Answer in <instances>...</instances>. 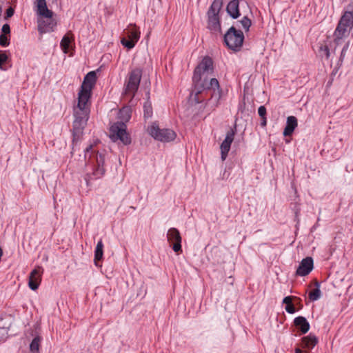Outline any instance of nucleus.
<instances>
[{
  "mask_svg": "<svg viewBox=\"0 0 353 353\" xmlns=\"http://www.w3.org/2000/svg\"><path fill=\"white\" fill-rule=\"evenodd\" d=\"M212 71L213 61L210 57L205 56L195 68L192 81L194 85L196 103H201L207 97L210 96L208 104H212V108L214 109L221 98L222 91L216 78L208 79L205 76Z\"/></svg>",
  "mask_w": 353,
  "mask_h": 353,
  "instance_id": "nucleus-1",
  "label": "nucleus"
},
{
  "mask_svg": "<svg viewBox=\"0 0 353 353\" xmlns=\"http://www.w3.org/2000/svg\"><path fill=\"white\" fill-rule=\"evenodd\" d=\"M88 99H81L78 97L77 105L74 108V120L72 123L73 142H77L83 134V131L87 125L90 114Z\"/></svg>",
  "mask_w": 353,
  "mask_h": 353,
  "instance_id": "nucleus-2",
  "label": "nucleus"
},
{
  "mask_svg": "<svg viewBox=\"0 0 353 353\" xmlns=\"http://www.w3.org/2000/svg\"><path fill=\"white\" fill-rule=\"evenodd\" d=\"M131 117V109L129 107H124L119 112V118L121 121L116 122L110 128V138L114 142L120 140L124 145H129L131 143V138L128 134L125 122L130 120Z\"/></svg>",
  "mask_w": 353,
  "mask_h": 353,
  "instance_id": "nucleus-3",
  "label": "nucleus"
},
{
  "mask_svg": "<svg viewBox=\"0 0 353 353\" xmlns=\"http://www.w3.org/2000/svg\"><path fill=\"white\" fill-rule=\"evenodd\" d=\"M38 18V31L41 34L53 32L57 26V21L53 18V12L47 7L46 0L37 1Z\"/></svg>",
  "mask_w": 353,
  "mask_h": 353,
  "instance_id": "nucleus-4",
  "label": "nucleus"
},
{
  "mask_svg": "<svg viewBox=\"0 0 353 353\" xmlns=\"http://www.w3.org/2000/svg\"><path fill=\"white\" fill-rule=\"evenodd\" d=\"M88 157V163L92 167V171L88 173L89 179H97L103 176L105 173L104 168V156L92 150V145L88 146L85 151V158Z\"/></svg>",
  "mask_w": 353,
  "mask_h": 353,
  "instance_id": "nucleus-5",
  "label": "nucleus"
},
{
  "mask_svg": "<svg viewBox=\"0 0 353 353\" xmlns=\"http://www.w3.org/2000/svg\"><path fill=\"white\" fill-rule=\"evenodd\" d=\"M353 28V12L346 11L342 15L334 31V43L341 44L343 38L347 37Z\"/></svg>",
  "mask_w": 353,
  "mask_h": 353,
  "instance_id": "nucleus-6",
  "label": "nucleus"
},
{
  "mask_svg": "<svg viewBox=\"0 0 353 353\" xmlns=\"http://www.w3.org/2000/svg\"><path fill=\"white\" fill-rule=\"evenodd\" d=\"M223 39L230 49L239 51L243 45L244 35L241 30H236L235 27L232 26L225 34Z\"/></svg>",
  "mask_w": 353,
  "mask_h": 353,
  "instance_id": "nucleus-7",
  "label": "nucleus"
},
{
  "mask_svg": "<svg viewBox=\"0 0 353 353\" xmlns=\"http://www.w3.org/2000/svg\"><path fill=\"white\" fill-rule=\"evenodd\" d=\"M141 77L142 70L140 68H135L130 72L125 84V92L126 94H129L132 97L134 96L139 88Z\"/></svg>",
  "mask_w": 353,
  "mask_h": 353,
  "instance_id": "nucleus-8",
  "label": "nucleus"
},
{
  "mask_svg": "<svg viewBox=\"0 0 353 353\" xmlns=\"http://www.w3.org/2000/svg\"><path fill=\"white\" fill-rule=\"evenodd\" d=\"M97 81V75L94 71L89 72L84 77L81 89L78 94V97L81 99L90 100L91 91Z\"/></svg>",
  "mask_w": 353,
  "mask_h": 353,
  "instance_id": "nucleus-9",
  "label": "nucleus"
},
{
  "mask_svg": "<svg viewBox=\"0 0 353 353\" xmlns=\"http://www.w3.org/2000/svg\"><path fill=\"white\" fill-rule=\"evenodd\" d=\"M148 132L152 137L160 141L169 142L173 141L176 137V133L172 130L161 129L155 123L148 128Z\"/></svg>",
  "mask_w": 353,
  "mask_h": 353,
  "instance_id": "nucleus-10",
  "label": "nucleus"
},
{
  "mask_svg": "<svg viewBox=\"0 0 353 353\" xmlns=\"http://www.w3.org/2000/svg\"><path fill=\"white\" fill-rule=\"evenodd\" d=\"M125 34L128 37L121 39V42L128 49H132L134 47L140 38V32L135 25L130 24L127 29L125 30Z\"/></svg>",
  "mask_w": 353,
  "mask_h": 353,
  "instance_id": "nucleus-11",
  "label": "nucleus"
},
{
  "mask_svg": "<svg viewBox=\"0 0 353 353\" xmlns=\"http://www.w3.org/2000/svg\"><path fill=\"white\" fill-rule=\"evenodd\" d=\"M236 132V126L234 125L232 128H230V130L227 132L225 138L221 144L220 149L222 161H225L228 156L231 144L234 141Z\"/></svg>",
  "mask_w": 353,
  "mask_h": 353,
  "instance_id": "nucleus-12",
  "label": "nucleus"
},
{
  "mask_svg": "<svg viewBox=\"0 0 353 353\" xmlns=\"http://www.w3.org/2000/svg\"><path fill=\"white\" fill-rule=\"evenodd\" d=\"M167 239L168 241L172 245V249L174 252L178 254L182 251L181 236L179 231L176 228H172L168 230Z\"/></svg>",
  "mask_w": 353,
  "mask_h": 353,
  "instance_id": "nucleus-13",
  "label": "nucleus"
},
{
  "mask_svg": "<svg viewBox=\"0 0 353 353\" xmlns=\"http://www.w3.org/2000/svg\"><path fill=\"white\" fill-rule=\"evenodd\" d=\"M43 272V269L41 266H37L30 274L28 285L32 290L38 289L41 281V276Z\"/></svg>",
  "mask_w": 353,
  "mask_h": 353,
  "instance_id": "nucleus-14",
  "label": "nucleus"
},
{
  "mask_svg": "<svg viewBox=\"0 0 353 353\" xmlns=\"http://www.w3.org/2000/svg\"><path fill=\"white\" fill-rule=\"evenodd\" d=\"M313 268H314L313 259L312 257L307 256V257L303 259L301 261V263L296 271V274L297 276H307L313 270Z\"/></svg>",
  "mask_w": 353,
  "mask_h": 353,
  "instance_id": "nucleus-15",
  "label": "nucleus"
},
{
  "mask_svg": "<svg viewBox=\"0 0 353 353\" xmlns=\"http://www.w3.org/2000/svg\"><path fill=\"white\" fill-rule=\"evenodd\" d=\"M297 119L294 116H289L287 118L286 125L283 130V135L285 137L290 136L297 127Z\"/></svg>",
  "mask_w": 353,
  "mask_h": 353,
  "instance_id": "nucleus-16",
  "label": "nucleus"
},
{
  "mask_svg": "<svg viewBox=\"0 0 353 353\" xmlns=\"http://www.w3.org/2000/svg\"><path fill=\"white\" fill-rule=\"evenodd\" d=\"M239 6V0H232L227 6V12L233 19H237L240 16Z\"/></svg>",
  "mask_w": 353,
  "mask_h": 353,
  "instance_id": "nucleus-17",
  "label": "nucleus"
},
{
  "mask_svg": "<svg viewBox=\"0 0 353 353\" xmlns=\"http://www.w3.org/2000/svg\"><path fill=\"white\" fill-rule=\"evenodd\" d=\"M74 37L71 31H68L62 38L60 46L64 53H68L70 44L74 42Z\"/></svg>",
  "mask_w": 353,
  "mask_h": 353,
  "instance_id": "nucleus-18",
  "label": "nucleus"
},
{
  "mask_svg": "<svg viewBox=\"0 0 353 353\" xmlns=\"http://www.w3.org/2000/svg\"><path fill=\"white\" fill-rule=\"evenodd\" d=\"M294 325L301 331V334H305L310 330V324L303 316H298L294 320Z\"/></svg>",
  "mask_w": 353,
  "mask_h": 353,
  "instance_id": "nucleus-19",
  "label": "nucleus"
},
{
  "mask_svg": "<svg viewBox=\"0 0 353 353\" xmlns=\"http://www.w3.org/2000/svg\"><path fill=\"white\" fill-rule=\"evenodd\" d=\"M208 28L216 32H221V24L219 16L208 15Z\"/></svg>",
  "mask_w": 353,
  "mask_h": 353,
  "instance_id": "nucleus-20",
  "label": "nucleus"
},
{
  "mask_svg": "<svg viewBox=\"0 0 353 353\" xmlns=\"http://www.w3.org/2000/svg\"><path fill=\"white\" fill-rule=\"evenodd\" d=\"M303 347L312 349L318 343V339L311 334L302 338Z\"/></svg>",
  "mask_w": 353,
  "mask_h": 353,
  "instance_id": "nucleus-21",
  "label": "nucleus"
},
{
  "mask_svg": "<svg viewBox=\"0 0 353 353\" xmlns=\"http://www.w3.org/2000/svg\"><path fill=\"white\" fill-rule=\"evenodd\" d=\"M222 6L223 0H214L208 11V15L219 16Z\"/></svg>",
  "mask_w": 353,
  "mask_h": 353,
  "instance_id": "nucleus-22",
  "label": "nucleus"
},
{
  "mask_svg": "<svg viewBox=\"0 0 353 353\" xmlns=\"http://www.w3.org/2000/svg\"><path fill=\"white\" fill-rule=\"evenodd\" d=\"M103 244L102 240L100 239L96 246L94 250V263L97 265V262L103 259Z\"/></svg>",
  "mask_w": 353,
  "mask_h": 353,
  "instance_id": "nucleus-23",
  "label": "nucleus"
},
{
  "mask_svg": "<svg viewBox=\"0 0 353 353\" xmlns=\"http://www.w3.org/2000/svg\"><path fill=\"white\" fill-rule=\"evenodd\" d=\"M315 285L316 286V288L315 289H314L313 290H312L309 293V299L312 301H317L318 299H320L321 295V292L319 289V287H320L319 283L318 281H316Z\"/></svg>",
  "mask_w": 353,
  "mask_h": 353,
  "instance_id": "nucleus-24",
  "label": "nucleus"
},
{
  "mask_svg": "<svg viewBox=\"0 0 353 353\" xmlns=\"http://www.w3.org/2000/svg\"><path fill=\"white\" fill-rule=\"evenodd\" d=\"M41 338L39 336H35L33 340L32 341L30 345V350L32 353H38L39 347H40V342H41Z\"/></svg>",
  "mask_w": 353,
  "mask_h": 353,
  "instance_id": "nucleus-25",
  "label": "nucleus"
},
{
  "mask_svg": "<svg viewBox=\"0 0 353 353\" xmlns=\"http://www.w3.org/2000/svg\"><path fill=\"white\" fill-rule=\"evenodd\" d=\"M239 24H240L245 31H248L252 22L248 17H243L241 20L237 21V26L239 27Z\"/></svg>",
  "mask_w": 353,
  "mask_h": 353,
  "instance_id": "nucleus-26",
  "label": "nucleus"
},
{
  "mask_svg": "<svg viewBox=\"0 0 353 353\" xmlns=\"http://www.w3.org/2000/svg\"><path fill=\"white\" fill-rule=\"evenodd\" d=\"M144 117L150 118L152 116V108L150 101H147L143 105Z\"/></svg>",
  "mask_w": 353,
  "mask_h": 353,
  "instance_id": "nucleus-27",
  "label": "nucleus"
},
{
  "mask_svg": "<svg viewBox=\"0 0 353 353\" xmlns=\"http://www.w3.org/2000/svg\"><path fill=\"white\" fill-rule=\"evenodd\" d=\"M9 38L7 34H0V46L6 47L10 44Z\"/></svg>",
  "mask_w": 353,
  "mask_h": 353,
  "instance_id": "nucleus-28",
  "label": "nucleus"
},
{
  "mask_svg": "<svg viewBox=\"0 0 353 353\" xmlns=\"http://www.w3.org/2000/svg\"><path fill=\"white\" fill-rule=\"evenodd\" d=\"M293 299L301 301V299H299V298L288 296H285L283 299V303L286 304V305H288L292 304V301Z\"/></svg>",
  "mask_w": 353,
  "mask_h": 353,
  "instance_id": "nucleus-29",
  "label": "nucleus"
},
{
  "mask_svg": "<svg viewBox=\"0 0 353 353\" xmlns=\"http://www.w3.org/2000/svg\"><path fill=\"white\" fill-rule=\"evenodd\" d=\"M348 48H349V43L347 42L344 45V46L343 47V49L341 50V56L339 58V62H341V64L343 61V59L345 56V52L347 50Z\"/></svg>",
  "mask_w": 353,
  "mask_h": 353,
  "instance_id": "nucleus-30",
  "label": "nucleus"
},
{
  "mask_svg": "<svg viewBox=\"0 0 353 353\" xmlns=\"http://www.w3.org/2000/svg\"><path fill=\"white\" fill-rule=\"evenodd\" d=\"M8 59V57L7 54L3 52L0 51V69L3 68L2 65L7 61Z\"/></svg>",
  "mask_w": 353,
  "mask_h": 353,
  "instance_id": "nucleus-31",
  "label": "nucleus"
},
{
  "mask_svg": "<svg viewBox=\"0 0 353 353\" xmlns=\"http://www.w3.org/2000/svg\"><path fill=\"white\" fill-rule=\"evenodd\" d=\"M258 114H259V115L261 118L265 117V115H266V108H265V107L263 106V105H261L258 108Z\"/></svg>",
  "mask_w": 353,
  "mask_h": 353,
  "instance_id": "nucleus-32",
  "label": "nucleus"
},
{
  "mask_svg": "<svg viewBox=\"0 0 353 353\" xmlns=\"http://www.w3.org/2000/svg\"><path fill=\"white\" fill-rule=\"evenodd\" d=\"M1 32L3 34H9L10 33V28L8 23L4 24L2 26Z\"/></svg>",
  "mask_w": 353,
  "mask_h": 353,
  "instance_id": "nucleus-33",
  "label": "nucleus"
},
{
  "mask_svg": "<svg viewBox=\"0 0 353 353\" xmlns=\"http://www.w3.org/2000/svg\"><path fill=\"white\" fill-rule=\"evenodd\" d=\"M285 310L290 314H294L296 312V309L293 304H290L285 306Z\"/></svg>",
  "mask_w": 353,
  "mask_h": 353,
  "instance_id": "nucleus-34",
  "label": "nucleus"
},
{
  "mask_svg": "<svg viewBox=\"0 0 353 353\" xmlns=\"http://www.w3.org/2000/svg\"><path fill=\"white\" fill-rule=\"evenodd\" d=\"M321 50L323 52V54L325 55L326 58L328 59L330 55V52L328 47L327 46L321 47Z\"/></svg>",
  "mask_w": 353,
  "mask_h": 353,
  "instance_id": "nucleus-35",
  "label": "nucleus"
},
{
  "mask_svg": "<svg viewBox=\"0 0 353 353\" xmlns=\"http://www.w3.org/2000/svg\"><path fill=\"white\" fill-rule=\"evenodd\" d=\"M14 14V10L12 8L7 9L6 12V18H10Z\"/></svg>",
  "mask_w": 353,
  "mask_h": 353,
  "instance_id": "nucleus-36",
  "label": "nucleus"
},
{
  "mask_svg": "<svg viewBox=\"0 0 353 353\" xmlns=\"http://www.w3.org/2000/svg\"><path fill=\"white\" fill-rule=\"evenodd\" d=\"M261 119H262V120H261V125L264 127L267 124V119H266V117H263V118H261Z\"/></svg>",
  "mask_w": 353,
  "mask_h": 353,
  "instance_id": "nucleus-37",
  "label": "nucleus"
},
{
  "mask_svg": "<svg viewBox=\"0 0 353 353\" xmlns=\"http://www.w3.org/2000/svg\"><path fill=\"white\" fill-rule=\"evenodd\" d=\"M299 303H297V305H300V308H302L303 305L301 304V301H298Z\"/></svg>",
  "mask_w": 353,
  "mask_h": 353,
  "instance_id": "nucleus-38",
  "label": "nucleus"
}]
</instances>
